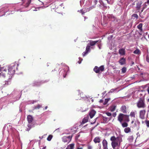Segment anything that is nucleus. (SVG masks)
I'll list each match as a JSON object with an SVG mask.
<instances>
[{"label": "nucleus", "mask_w": 149, "mask_h": 149, "mask_svg": "<svg viewBox=\"0 0 149 149\" xmlns=\"http://www.w3.org/2000/svg\"><path fill=\"white\" fill-rule=\"evenodd\" d=\"M115 90L114 89H111L110 91V92H111V93H112L113 92L115 91Z\"/></svg>", "instance_id": "nucleus-42"}, {"label": "nucleus", "mask_w": 149, "mask_h": 149, "mask_svg": "<svg viewBox=\"0 0 149 149\" xmlns=\"http://www.w3.org/2000/svg\"><path fill=\"white\" fill-rule=\"evenodd\" d=\"M103 149H108V142L107 141L104 139L102 142Z\"/></svg>", "instance_id": "nucleus-7"}, {"label": "nucleus", "mask_w": 149, "mask_h": 149, "mask_svg": "<svg viewBox=\"0 0 149 149\" xmlns=\"http://www.w3.org/2000/svg\"><path fill=\"white\" fill-rule=\"evenodd\" d=\"M119 53L121 55H124L125 54V49L123 48L119 50Z\"/></svg>", "instance_id": "nucleus-18"}, {"label": "nucleus", "mask_w": 149, "mask_h": 149, "mask_svg": "<svg viewBox=\"0 0 149 149\" xmlns=\"http://www.w3.org/2000/svg\"><path fill=\"white\" fill-rule=\"evenodd\" d=\"M147 101L149 102V98L147 100Z\"/></svg>", "instance_id": "nucleus-55"}, {"label": "nucleus", "mask_w": 149, "mask_h": 149, "mask_svg": "<svg viewBox=\"0 0 149 149\" xmlns=\"http://www.w3.org/2000/svg\"><path fill=\"white\" fill-rule=\"evenodd\" d=\"M103 122L104 123H107L111 119V117L107 118L104 116H103Z\"/></svg>", "instance_id": "nucleus-17"}, {"label": "nucleus", "mask_w": 149, "mask_h": 149, "mask_svg": "<svg viewBox=\"0 0 149 149\" xmlns=\"http://www.w3.org/2000/svg\"><path fill=\"white\" fill-rule=\"evenodd\" d=\"M27 118L28 123H31L33 120V117L30 115H28L27 116Z\"/></svg>", "instance_id": "nucleus-21"}, {"label": "nucleus", "mask_w": 149, "mask_h": 149, "mask_svg": "<svg viewBox=\"0 0 149 149\" xmlns=\"http://www.w3.org/2000/svg\"><path fill=\"white\" fill-rule=\"evenodd\" d=\"M98 47L100 49V47L99 45H98Z\"/></svg>", "instance_id": "nucleus-57"}, {"label": "nucleus", "mask_w": 149, "mask_h": 149, "mask_svg": "<svg viewBox=\"0 0 149 149\" xmlns=\"http://www.w3.org/2000/svg\"><path fill=\"white\" fill-rule=\"evenodd\" d=\"M105 114L108 116L110 117L111 118L112 115L109 112H107L105 113Z\"/></svg>", "instance_id": "nucleus-36"}, {"label": "nucleus", "mask_w": 149, "mask_h": 149, "mask_svg": "<svg viewBox=\"0 0 149 149\" xmlns=\"http://www.w3.org/2000/svg\"><path fill=\"white\" fill-rule=\"evenodd\" d=\"M32 149H35L34 148H33Z\"/></svg>", "instance_id": "nucleus-62"}, {"label": "nucleus", "mask_w": 149, "mask_h": 149, "mask_svg": "<svg viewBox=\"0 0 149 149\" xmlns=\"http://www.w3.org/2000/svg\"><path fill=\"white\" fill-rule=\"evenodd\" d=\"M128 125V124L126 122L123 123L122 124V126L123 127H127Z\"/></svg>", "instance_id": "nucleus-27"}, {"label": "nucleus", "mask_w": 149, "mask_h": 149, "mask_svg": "<svg viewBox=\"0 0 149 149\" xmlns=\"http://www.w3.org/2000/svg\"><path fill=\"white\" fill-rule=\"evenodd\" d=\"M143 9H144V8H143V9L141 10V12H142L143 11Z\"/></svg>", "instance_id": "nucleus-56"}, {"label": "nucleus", "mask_w": 149, "mask_h": 149, "mask_svg": "<svg viewBox=\"0 0 149 149\" xmlns=\"http://www.w3.org/2000/svg\"><path fill=\"white\" fill-rule=\"evenodd\" d=\"M136 105L139 108H144L146 107L144 98H140L137 103Z\"/></svg>", "instance_id": "nucleus-3"}, {"label": "nucleus", "mask_w": 149, "mask_h": 149, "mask_svg": "<svg viewBox=\"0 0 149 149\" xmlns=\"http://www.w3.org/2000/svg\"><path fill=\"white\" fill-rule=\"evenodd\" d=\"M147 91L148 94H149V87H148L147 88Z\"/></svg>", "instance_id": "nucleus-45"}, {"label": "nucleus", "mask_w": 149, "mask_h": 149, "mask_svg": "<svg viewBox=\"0 0 149 149\" xmlns=\"http://www.w3.org/2000/svg\"><path fill=\"white\" fill-rule=\"evenodd\" d=\"M129 115L124 114L123 120L125 122H129L130 121Z\"/></svg>", "instance_id": "nucleus-16"}, {"label": "nucleus", "mask_w": 149, "mask_h": 149, "mask_svg": "<svg viewBox=\"0 0 149 149\" xmlns=\"http://www.w3.org/2000/svg\"><path fill=\"white\" fill-rule=\"evenodd\" d=\"M101 41L100 39H99L98 40L93 41L92 40H90L89 41V46L91 47V46H93L95 45L98 42L100 43L101 42Z\"/></svg>", "instance_id": "nucleus-8"}, {"label": "nucleus", "mask_w": 149, "mask_h": 149, "mask_svg": "<svg viewBox=\"0 0 149 149\" xmlns=\"http://www.w3.org/2000/svg\"><path fill=\"white\" fill-rule=\"evenodd\" d=\"M134 64V62L133 61H132V65H133Z\"/></svg>", "instance_id": "nucleus-50"}, {"label": "nucleus", "mask_w": 149, "mask_h": 149, "mask_svg": "<svg viewBox=\"0 0 149 149\" xmlns=\"http://www.w3.org/2000/svg\"><path fill=\"white\" fill-rule=\"evenodd\" d=\"M51 7L52 9H57L58 8V6L55 3H53L51 4Z\"/></svg>", "instance_id": "nucleus-22"}, {"label": "nucleus", "mask_w": 149, "mask_h": 149, "mask_svg": "<svg viewBox=\"0 0 149 149\" xmlns=\"http://www.w3.org/2000/svg\"><path fill=\"white\" fill-rule=\"evenodd\" d=\"M134 124H135V125H136V123H134Z\"/></svg>", "instance_id": "nucleus-59"}, {"label": "nucleus", "mask_w": 149, "mask_h": 149, "mask_svg": "<svg viewBox=\"0 0 149 149\" xmlns=\"http://www.w3.org/2000/svg\"><path fill=\"white\" fill-rule=\"evenodd\" d=\"M47 108V106L46 107H45V109H46Z\"/></svg>", "instance_id": "nucleus-58"}, {"label": "nucleus", "mask_w": 149, "mask_h": 149, "mask_svg": "<svg viewBox=\"0 0 149 149\" xmlns=\"http://www.w3.org/2000/svg\"><path fill=\"white\" fill-rule=\"evenodd\" d=\"M145 123L147 127H149V120H146Z\"/></svg>", "instance_id": "nucleus-37"}, {"label": "nucleus", "mask_w": 149, "mask_h": 149, "mask_svg": "<svg viewBox=\"0 0 149 149\" xmlns=\"http://www.w3.org/2000/svg\"><path fill=\"white\" fill-rule=\"evenodd\" d=\"M39 138L40 139H42L43 138V136H42L41 137H39Z\"/></svg>", "instance_id": "nucleus-53"}, {"label": "nucleus", "mask_w": 149, "mask_h": 149, "mask_svg": "<svg viewBox=\"0 0 149 149\" xmlns=\"http://www.w3.org/2000/svg\"><path fill=\"white\" fill-rule=\"evenodd\" d=\"M116 106H112L110 107V110L111 111H113L115 110Z\"/></svg>", "instance_id": "nucleus-28"}, {"label": "nucleus", "mask_w": 149, "mask_h": 149, "mask_svg": "<svg viewBox=\"0 0 149 149\" xmlns=\"http://www.w3.org/2000/svg\"><path fill=\"white\" fill-rule=\"evenodd\" d=\"M94 8V6H92L89 8H87V10L88 11H89L90 10H92L93 8Z\"/></svg>", "instance_id": "nucleus-39"}, {"label": "nucleus", "mask_w": 149, "mask_h": 149, "mask_svg": "<svg viewBox=\"0 0 149 149\" xmlns=\"http://www.w3.org/2000/svg\"><path fill=\"white\" fill-rule=\"evenodd\" d=\"M87 18H88L86 16L84 17V19L85 20V19H87Z\"/></svg>", "instance_id": "nucleus-49"}, {"label": "nucleus", "mask_w": 149, "mask_h": 149, "mask_svg": "<svg viewBox=\"0 0 149 149\" xmlns=\"http://www.w3.org/2000/svg\"><path fill=\"white\" fill-rule=\"evenodd\" d=\"M143 24L140 23L137 26V28L140 30V32H142L143 31L142 29Z\"/></svg>", "instance_id": "nucleus-23"}, {"label": "nucleus", "mask_w": 149, "mask_h": 149, "mask_svg": "<svg viewBox=\"0 0 149 149\" xmlns=\"http://www.w3.org/2000/svg\"><path fill=\"white\" fill-rule=\"evenodd\" d=\"M132 17H134V18H135L136 19H138V15L136 14H133L132 15Z\"/></svg>", "instance_id": "nucleus-35"}, {"label": "nucleus", "mask_w": 149, "mask_h": 149, "mask_svg": "<svg viewBox=\"0 0 149 149\" xmlns=\"http://www.w3.org/2000/svg\"><path fill=\"white\" fill-rule=\"evenodd\" d=\"M71 137L70 136H64L62 138V140L64 142L69 141L71 139Z\"/></svg>", "instance_id": "nucleus-9"}, {"label": "nucleus", "mask_w": 149, "mask_h": 149, "mask_svg": "<svg viewBox=\"0 0 149 149\" xmlns=\"http://www.w3.org/2000/svg\"><path fill=\"white\" fill-rule=\"evenodd\" d=\"M96 111L93 109L91 110L89 112V115L91 118H92L95 115Z\"/></svg>", "instance_id": "nucleus-11"}, {"label": "nucleus", "mask_w": 149, "mask_h": 149, "mask_svg": "<svg viewBox=\"0 0 149 149\" xmlns=\"http://www.w3.org/2000/svg\"><path fill=\"white\" fill-rule=\"evenodd\" d=\"M125 133H127L131 132V129L129 127L125 128L124 130Z\"/></svg>", "instance_id": "nucleus-25"}, {"label": "nucleus", "mask_w": 149, "mask_h": 149, "mask_svg": "<svg viewBox=\"0 0 149 149\" xmlns=\"http://www.w3.org/2000/svg\"><path fill=\"white\" fill-rule=\"evenodd\" d=\"M78 12L82 14V15H84L86 12H87V11H84L82 9L80 10H79Z\"/></svg>", "instance_id": "nucleus-34"}, {"label": "nucleus", "mask_w": 149, "mask_h": 149, "mask_svg": "<svg viewBox=\"0 0 149 149\" xmlns=\"http://www.w3.org/2000/svg\"><path fill=\"white\" fill-rule=\"evenodd\" d=\"M134 123V121H132L131 122V124H133V123Z\"/></svg>", "instance_id": "nucleus-54"}, {"label": "nucleus", "mask_w": 149, "mask_h": 149, "mask_svg": "<svg viewBox=\"0 0 149 149\" xmlns=\"http://www.w3.org/2000/svg\"><path fill=\"white\" fill-rule=\"evenodd\" d=\"M93 141L95 143H99L100 142V138L99 136H97L93 139Z\"/></svg>", "instance_id": "nucleus-14"}, {"label": "nucleus", "mask_w": 149, "mask_h": 149, "mask_svg": "<svg viewBox=\"0 0 149 149\" xmlns=\"http://www.w3.org/2000/svg\"><path fill=\"white\" fill-rule=\"evenodd\" d=\"M17 69V65L15 64L11 65L8 67V74L9 75V79L11 78L13 74H15V71Z\"/></svg>", "instance_id": "nucleus-2"}, {"label": "nucleus", "mask_w": 149, "mask_h": 149, "mask_svg": "<svg viewBox=\"0 0 149 149\" xmlns=\"http://www.w3.org/2000/svg\"><path fill=\"white\" fill-rule=\"evenodd\" d=\"M89 117L88 116H87L86 117H84L83 119L82 122H81V124H83L85 123H86L87 122L88 120Z\"/></svg>", "instance_id": "nucleus-19"}, {"label": "nucleus", "mask_w": 149, "mask_h": 149, "mask_svg": "<svg viewBox=\"0 0 149 149\" xmlns=\"http://www.w3.org/2000/svg\"><path fill=\"white\" fill-rule=\"evenodd\" d=\"M103 102V100H100V103H102V102Z\"/></svg>", "instance_id": "nucleus-48"}, {"label": "nucleus", "mask_w": 149, "mask_h": 149, "mask_svg": "<svg viewBox=\"0 0 149 149\" xmlns=\"http://www.w3.org/2000/svg\"><path fill=\"white\" fill-rule=\"evenodd\" d=\"M42 106L41 105H40V104H38L37 106L34 107V109H39Z\"/></svg>", "instance_id": "nucleus-29"}, {"label": "nucleus", "mask_w": 149, "mask_h": 149, "mask_svg": "<svg viewBox=\"0 0 149 149\" xmlns=\"http://www.w3.org/2000/svg\"><path fill=\"white\" fill-rule=\"evenodd\" d=\"M122 72L123 73H124L126 72L127 70V69L126 68L124 67L122 68Z\"/></svg>", "instance_id": "nucleus-30"}, {"label": "nucleus", "mask_w": 149, "mask_h": 149, "mask_svg": "<svg viewBox=\"0 0 149 149\" xmlns=\"http://www.w3.org/2000/svg\"><path fill=\"white\" fill-rule=\"evenodd\" d=\"M74 144H71L68 145L66 148L67 149H73Z\"/></svg>", "instance_id": "nucleus-24"}, {"label": "nucleus", "mask_w": 149, "mask_h": 149, "mask_svg": "<svg viewBox=\"0 0 149 149\" xmlns=\"http://www.w3.org/2000/svg\"><path fill=\"white\" fill-rule=\"evenodd\" d=\"M110 140L112 141L111 145L113 149H116V147L120 146L121 141H119L118 138L113 136L111 137Z\"/></svg>", "instance_id": "nucleus-1"}, {"label": "nucleus", "mask_w": 149, "mask_h": 149, "mask_svg": "<svg viewBox=\"0 0 149 149\" xmlns=\"http://www.w3.org/2000/svg\"><path fill=\"white\" fill-rule=\"evenodd\" d=\"M110 98H108V99H106L105 100V101L103 103V104L104 105H106L107 104L108 102L110 100Z\"/></svg>", "instance_id": "nucleus-32"}, {"label": "nucleus", "mask_w": 149, "mask_h": 149, "mask_svg": "<svg viewBox=\"0 0 149 149\" xmlns=\"http://www.w3.org/2000/svg\"><path fill=\"white\" fill-rule=\"evenodd\" d=\"M52 138V136L51 135H49L47 138V140L49 141H51Z\"/></svg>", "instance_id": "nucleus-33"}, {"label": "nucleus", "mask_w": 149, "mask_h": 149, "mask_svg": "<svg viewBox=\"0 0 149 149\" xmlns=\"http://www.w3.org/2000/svg\"><path fill=\"white\" fill-rule=\"evenodd\" d=\"M135 113L134 112H131L130 113V116L131 117L135 118Z\"/></svg>", "instance_id": "nucleus-31"}, {"label": "nucleus", "mask_w": 149, "mask_h": 149, "mask_svg": "<svg viewBox=\"0 0 149 149\" xmlns=\"http://www.w3.org/2000/svg\"><path fill=\"white\" fill-rule=\"evenodd\" d=\"M116 113H113V114L112 116H113V117H115L116 116Z\"/></svg>", "instance_id": "nucleus-44"}, {"label": "nucleus", "mask_w": 149, "mask_h": 149, "mask_svg": "<svg viewBox=\"0 0 149 149\" xmlns=\"http://www.w3.org/2000/svg\"><path fill=\"white\" fill-rule=\"evenodd\" d=\"M46 146H45L44 147H43V148L42 149H45L46 148Z\"/></svg>", "instance_id": "nucleus-51"}, {"label": "nucleus", "mask_w": 149, "mask_h": 149, "mask_svg": "<svg viewBox=\"0 0 149 149\" xmlns=\"http://www.w3.org/2000/svg\"><path fill=\"white\" fill-rule=\"evenodd\" d=\"M146 61L149 63V57L148 56H146Z\"/></svg>", "instance_id": "nucleus-40"}, {"label": "nucleus", "mask_w": 149, "mask_h": 149, "mask_svg": "<svg viewBox=\"0 0 149 149\" xmlns=\"http://www.w3.org/2000/svg\"><path fill=\"white\" fill-rule=\"evenodd\" d=\"M133 53L134 54H139L141 53V52L139 49H136L133 52Z\"/></svg>", "instance_id": "nucleus-26"}, {"label": "nucleus", "mask_w": 149, "mask_h": 149, "mask_svg": "<svg viewBox=\"0 0 149 149\" xmlns=\"http://www.w3.org/2000/svg\"><path fill=\"white\" fill-rule=\"evenodd\" d=\"M100 4L102 5H104V3H103V2H102V1H100Z\"/></svg>", "instance_id": "nucleus-46"}, {"label": "nucleus", "mask_w": 149, "mask_h": 149, "mask_svg": "<svg viewBox=\"0 0 149 149\" xmlns=\"http://www.w3.org/2000/svg\"><path fill=\"white\" fill-rule=\"evenodd\" d=\"M90 46L89 45H87L86 48V51L85 52H83L82 53V55L83 56H85L86 54H88V52L90 50Z\"/></svg>", "instance_id": "nucleus-12"}, {"label": "nucleus", "mask_w": 149, "mask_h": 149, "mask_svg": "<svg viewBox=\"0 0 149 149\" xmlns=\"http://www.w3.org/2000/svg\"><path fill=\"white\" fill-rule=\"evenodd\" d=\"M142 3L141 1H139L136 3V8L137 10H140Z\"/></svg>", "instance_id": "nucleus-20"}, {"label": "nucleus", "mask_w": 149, "mask_h": 149, "mask_svg": "<svg viewBox=\"0 0 149 149\" xmlns=\"http://www.w3.org/2000/svg\"><path fill=\"white\" fill-rule=\"evenodd\" d=\"M22 1H24V0H21Z\"/></svg>", "instance_id": "nucleus-61"}, {"label": "nucleus", "mask_w": 149, "mask_h": 149, "mask_svg": "<svg viewBox=\"0 0 149 149\" xmlns=\"http://www.w3.org/2000/svg\"><path fill=\"white\" fill-rule=\"evenodd\" d=\"M29 0L30 1H29L28 2V5H29L30 4V3L31 0Z\"/></svg>", "instance_id": "nucleus-47"}, {"label": "nucleus", "mask_w": 149, "mask_h": 149, "mask_svg": "<svg viewBox=\"0 0 149 149\" xmlns=\"http://www.w3.org/2000/svg\"><path fill=\"white\" fill-rule=\"evenodd\" d=\"M126 60L124 57L121 58L119 59V63L121 65H123L126 64Z\"/></svg>", "instance_id": "nucleus-10"}, {"label": "nucleus", "mask_w": 149, "mask_h": 149, "mask_svg": "<svg viewBox=\"0 0 149 149\" xmlns=\"http://www.w3.org/2000/svg\"><path fill=\"white\" fill-rule=\"evenodd\" d=\"M93 146L90 145H88L87 146V149H93Z\"/></svg>", "instance_id": "nucleus-38"}, {"label": "nucleus", "mask_w": 149, "mask_h": 149, "mask_svg": "<svg viewBox=\"0 0 149 149\" xmlns=\"http://www.w3.org/2000/svg\"><path fill=\"white\" fill-rule=\"evenodd\" d=\"M6 74V70H3L1 73H0V78H5Z\"/></svg>", "instance_id": "nucleus-15"}, {"label": "nucleus", "mask_w": 149, "mask_h": 149, "mask_svg": "<svg viewBox=\"0 0 149 149\" xmlns=\"http://www.w3.org/2000/svg\"><path fill=\"white\" fill-rule=\"evenodd\" d=\"M80 136V134L79 133L77 134L76 136V139H78L79 137Z\"/></svg>", "instance_id": "nucleus-41"}, {"label": "nucleus", "mask_w": 149, "mask_h": 149, "mask_svg": "<svg viewBox=\"0 0 149 149\" xmlns=\"http://www.w3.org/2000/svg\"><path fill=\"white\" fill-rule=\"evenodd\" d=\"M94 71L96 73H99L100 71L102 72L104 70V68L103 65H102L99 68L95 66L93 69Z\"/></svg>", "instance_id": "nucleus-4"}, {"label": "nucleus", "mask_w": 149, "mask_h": 149, "mask_svg": "<svg viewBox=\"0 0 149 149\" xmlns=\"http://www.w3.org/2000/svg\"><path fill=\"white\" fill-rule=\"evenodd\" d=\"M120 110L123 113H127V108L125 105H123L121 107Z\"/></svg>", "instance_id": "nucleus-13"}, {"label": "nucleus", "mask_w": 149, "mask_h": 149, "mask_svg": "<svg viewBox=\"0 0 149 149\" xmlns=\"http://www.w3.org/2000/svg\"><path fill=\"white\" fill-rule=\"evenodd\" d=\"M83 149V147H78L77 148V149Z\"/></svg>", "instance_id": "nucleus-43"}, {"label": "nucleus", "mask_w": 149, "mask_h": 149, "mask_svg": "<svg viewBox=\"0 0 149 149\" xmlns=\"http://www.w3.org/2000/svg\"><path fill=\"white\" fill-rule=\"evenodd\" d=\"M147 2L148 4H149V0H147Z\"/></svg>", "instance_id": "nucleus-52"}, {"label": "nucleus", "mask_w": 149, "mask_h": 149, "mask_svg": "<svg viewBox=\"0 0 149 149\" xmlns=\"http://www.w3.org/2000/svg\"><path fill=\"white\" fill-rule=\"evenodd\" d=\"M124 115L123 113H120L118 117V120L120 123L123 120Z\"/></svg>", "instance_id": "nucleus-6"}, {"label": "nucleus", "mask_w": 149, "mask_h": 149, "mask_svg": "<svg viewBox=\"0 0 149 149\" xmlns=\"http://www.w3.org/2000/svg\"><path fill=\"white\" fill-rule=\"evenodd\" d=\"M146 113V111L145 109L139 111V117L142 119L145 118V115Z\"/></svg>", "instance_id": "nucleus-5"}, {"label": "nucleus", "mask_w": 149, "mask_h": 149, "mask_svg": "<svg viewBox=\"0 0 149 149\" xmlns=\"http://www.w3.org/2000/svg\"><path fill=\"white\" fill-rule=\"evenodd\" d=\"M101 149V147H100V149Z\"/></svg>", "instance_id": "nucleus-60"}]
</instances>
